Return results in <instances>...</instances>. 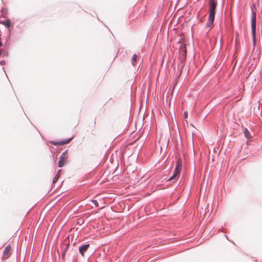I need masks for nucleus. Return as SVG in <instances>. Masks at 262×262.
I'll use <instances>...</instances> for the list:
<instances>
[{"label":"nucleus","mask_w":262,"mask_h":262,"mask_svg":"<svg viewBox=\"0 0 262 262\" xmlns=\"http://www.w3.org/2000/svg\"><path fill=\"white\" fill-rule=\"evenodd\" d=\"M209 15L207 23V26L210 27L212 25L215 14V10L217 6V3L214 0H209Z\"/></svg>","instance_id":"nucleus-1"},{"label":"nucleus","mask_w":262,"mask_h":262,"mask_svg":"<svg viewBox=\"0 0 262 262\" xmlns=\"http://www.w3.org/2000/svg\"><path fill=\"white\" fill-rule=\"evenodd\" d=\"M252 34L253 37L254 42L255 41V32H256V13L253 12L252 13Z\"/></svg>","instance_id":"nucleus-2"},{"label":"nucleus","mask_w":262,"mask_h":262,"mask_svg":"<svg viewBox=\"0 0 262 262\" xmlns=\"http://www.w3.org/2000/svg\"><path fill=\"white\" fill-rule=\"evenodd\" d=\"M68 157V152L67 150L65 151L61 154L58 162V166L59 167H61L64 165L67 162Z\"/></svg>","instance_id":"nucleus-3"},{"label":"nucleus","mask_w":262,"mask_h":262,"mask_svg":"<svg viewBox=\"0 0 262 262\" xmlns=\"http://www.w3.org/2000/svg\"><path fill=\"white\" fill-rule=\"evenodd\" d=\"M181 167H182V164L181 163L180 159H179L177 161V165H176V167L175 168V169H174V172L173 174H174L176 175L177 177H179V176H180V174L181 172Z\"/></svg>","instance_id":"nucleus-4"},{"label":"nucleus","mask_w":262,"mask_h":262,"mask_svg":"<svg viewBox=\"0 0 262 262\" xmlns=\"http://www.w3.org/2000/svg\"><path fill=\"white\" fill-rule=\"evenodd\" d=\"M72 140V138H69L67 140L59 141H51V143L54 145H62L68 144Z\"/></svg>","instance_id":"nucleus-5"},{"label":"nucleus","mask_w":262,"mask_h":262,"mask_svg":"<svg viewBox=\"0 0 262 262\" xmlns=\"http://www.w3.org/2000/svg\"><path fill=\"white\" fill-rule=\"evenodd\" d=\"M90 247L89 244H86L82 245L79 248V252L80 254L83 256L84 255V253L88 250V248Z\"/></svg>","instance_id":"nucleus-6"},{"label":"nucleus","mask_w":262,"mask_h":262,"mask_svg":"<svg viewBox=\"0 0 262 262\" xmlns=\"http://www.w3.org/2000/svg\"><path fill=\"white\" fill-rule=\"evenodd\" d=\"M10 251L11 246L10 245H7L4 251V256H5L6 258H8L10 255Z\"/></svg>","instance_id":"nucleus-7"},{"label":"nucleus","mask_w":262,"mask_h":262,"mask_svg":"<svg viewBox=\"0 0 262 262\" xmlns=\"http://www.w3.org/2000/svg\"><path fill=\"white\" fill-rule=\"evenodd\" d=\"M244 135H245V137L248 139H251V135L249 132V130H248V129L247 128H245L244 129Z\"/></svg>","instance_id":"nucleus-8"},{"label":"nucleus","mask_w":262,"mask_h":262,"mask_svg":"<svg viewBox=\"0 0 262 262\" xmlns=\"http://www.w3.org/2000/svg\"><path fill=\"white\" fill-rule=\"evenodd\" d=\"M180 52L182 53L183 55L186 57V49L184 45H181L180 47Z\"/></svg>","instance_id":"nucleus-9"},{"label":"nucleus","mask_w":262,"mask_h":262,"mask_svg":"<svg viewBox=\"0 0 262 262\" xmlns=\"http://www.w3.org/2000/svg\"><path fill=\"white\" fill-rule=\"evenodd\" d=\"M60 172H61V169H59L57 172V173L55 176V177L53 179V183H55L58 179L59 178V177H60Z\"/></svg>","instance_id":"nucleus-10"},{"label":"nucleus","mask_w":262,"mask_h":262,"mask_svg":"<svg viewBox=\"0 0 262 262\" xmlns=\"http://www.w3.org/2000/svg\"><path fill=\"white\" fill-rule=\"evenodd\" d=\"M2 24L8 28L10 27L11 25V22L10 19H7L5 21L2 22Z\"/></svg>","instance_id":"nucleus-11"},{"label":"nucleus","mask_w":262,"mask_h":262,"mask_svg":"<svg viewBox=\"0 0 262 262\" xmlns=\"http://www.w3.org/2000/svg\"><path fill=\"white\" fill-rule=\"evenodd\" d=\"M179 177L176 175L173 174L172 176L169 179V181H175Z\"/></svg>","instance_id":"nucleus-12"},{"label":"nucleus","mask_w":262,"mask_h":262,"mask_svg":"<svg viewBox=\"0 0 262 262\" xmlns=\"http://www.w3.org/2000/svg\"><path fill=\"white\" fill-rule=\"evenodd\" d=\"M137 57H138V56L136 54H134L133 55V57L132 58V61H133V63H134V62L136 61Z\"/></svg>","instance_id":"nucleus-13"},{"label":"nucleus","mask_w":262,"mask_h":262,"mask_svg":"<svg viewBox=\"0 0 262 262\" xmlns=\"http://www.w3.org/2000/svg\"><path fill=\"white\" fill-rule=\"evenodd\" d=\"M92 203H93V204L96 206V207H98L99 206V204H98V202L96 201V200H93L92 201Z\"/></svg>","instance_id":"nucleus-14"},{"label":"nucleus","mask_w":262,"mask_h":262,"mask_svg":"<svg viewBox=\"0 0 262 262\" xmlns=\"http://www.w3.org/2000/svg\"><path fill=\"white\" fill-rule=\"evenodd\" d=\"M184 117L185 118H187V117H188V112H185L184 114Z\"/></svg>","instance_id":"nucleus-15"},{"label":"nucleus","mask_w":262,"mask_h":262,"mask_svg":"<svg viewBox=\"0 0 262 262\" xmlns=\"http://www.w3.org/2000/svg\"><path fill=\"white\" fill-rule=\"evenodd\" d=\"M94 125H95V124H96V121L95 120L94 121Z\"/></svg>","instance_id":"nucleus-16"}]
</instances>
